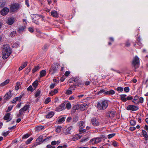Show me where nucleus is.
<instances>
[{
	"instance_id": "nucleus-1",
	"label": "nucleus",
	"mask_w": 148,
	"mask_h": 148,
	"mask_svg": "<svg viewBox=\"0 0 148 148\" xmlns=\"http://www.w3.org/2000/svg\"><path fill=\"white\" fill-rule=\"evenodd\" d=\"M3 59H6L11 54V50L9 45H4L3 46Z\"/></svg>"
},
{
	"instance_id": "nucleus-2",
	"label": "nucleus",
	"mask_w": 148,
	"mask_h": 148,
	"mask_svg": "<svg viewBox=\"0 0 148 148\" xmlns=\"http://www.w3.org/2000/svg\"><path fill=\"white\" fill-rule=\"evenodd\" d=\"M108 105V101L106 100H103L100 101L98 103L97 106L98 109L100 110L105 109Z\"/></svg>"
},
{
	"instance_id": "nucleus-3",
	"label": "nucleus",
	"mask_w": 148,
	"mask_h": 148,
	"mask_svg": "<svg viewBox=\"0 0 148 148\" xmlns=\"http://www.w3.org/2000/svg\"><path fill=\"white\" fill-rule=\"evenodd\" d=\"M44 16L38 14L33 15V17H32V22L35 23L36 25H38L39 22L38 21V20L41 18H42V20H44Z\"/></svg>"
},
{
	"instance_id": "nucleus-4",
	"label": "nucleus",
	"mask_w": 148,
	"mask_h": 148,
	"mask_svg": "<svg viewBox=\"0 0 148 148\" xmlns=\"http://www.w3.org/2000/svg\"><path fill=\"white\" fill-rule=\"evenodd\" d=\"M60 67V65L58 63L53 64L51 66L50 72H51L52 74H53L54 73L57 71Z\"/></svg>"
},
{
	"instance_id": "nucleus-5",
	"label": "nucleus",
	"mask_w": 148,
	"mask_h": 148,
	"mask_svg": "<svg viewBox=\"0 0 148 148\" xmlns=\"http://www.w3.org/2000/svg\"><path fill=\"white\" fill-rule=\"evenodd\" d=\"M139 64V60L138 57L136 56L133 59L132 65L135 69L137 68Z\"/></svg>"
},
{
	"instance_id": "nucleus-6",
	"label": "nucleus",
	"mask_w": 148,
	"mask_h": 148,
	"mask_svg": "<svg viewBox=\"0 0 148 148\" xmlns=\"http://www.w3.org/2000/svg\"><path fill=\"white\" fill-rule=\"evenodd\" d=\"M20 7V5L17 3H15L11 5L10 10L12 12L16 11Z\"/></svg>"
},
{
	"instance_id": "nucleus-7",
	"label": "nucleus",
	"mask_w": 148,
	"mask_h": 148,
	"mask_svg": "<svg viewBox=\"0 0 148 148\" xmlns=\"http://www.w3.org/2000/svg\"><path fill=\"white\" fill-rule=\"evenodd\" d=\"M126 109L128 110L136 111L139 109V108L137 106H136L132 105H130L128 106L127 107Z\"/></svg>"
},
{
	"instance_id": "nucleus-8",
	"label": "nucleus",
	"mask_w": 148,
	"mask_h": 148,
	"mask_svg": "<svg viewBox=\"0 0 148 148\" xmlns=\"http://www.w3.org/2000/svg\"><path fill=\"white\" fill-rule=\"evenodd\" d=\"M11 93V91H9L5 95L3 98L4 101L6 102L11 97L12 95Z\"/></svg>"
},
{
	"instance_id": "nucleus-9",
	"label": "nucleus",
	"mask_w": 148,
	"mask_h": 148,
	"mask_svg": "<svg viewBox=\"0 0 148 148\" xmlns=\"http://www.w3.org/2000/svg\"><path fill=\"white\" fill-rule=\"evenodd\" d=\"M115 115V112L114 111H109L106 113V116L108 118H110L114 117Z\"/></svg>"
},
{
	"instance_id": "nucleus-10",
	"label": "nucleus",
	"mask_w": 148,
	"mask_h": 148,
	"mask_svg": "<svg viewBox=\"0 0 148 148\" xmlns=\"http://www.w3.org/2000/svg\"><path fill=\"white\" fill-rule=\"evenodd\" d=\"M91 123L92 125L95 126L99 125V123L98 120L95 118H93L91 120Z\"/></svg>"
},
{
	"instance_id": "nucleus-11",
	"label": "nucleus",
	"mask_w": 148,
	"mask_h": 148,
	"mask_svg": "<svg viewBox=\"0 0 148 148\" xmlns=\"http://www.w3.org/2000/svg\"><path fill=\"white\" fill-rule=\"evenodd\" d=\"M65 104L64 103H62L56 108V110L58 111H61L65 108Z\"/></svg>"
},
{
	"instance_id": "nucleus-12",
	"label": "nucleus",
	"mask_w": 148,
	"mask_h": 148,
	"mask_svg": "<svg viewBox=\"0 0 148 148\" xmlns=\"http://www.w3.org/2000/svg\"><path fill=\"white\" fill-rule=\"evenodd\" d=\"M9 11V9L7 7H5L1 10V13L2 15L4 16L6 15Z\"/></svg>"
},
{
	"instance_id": "nucleus-13",
	"label": "nucleus",
	"mask_w": 148,
	"mask_h": 148,
	"mask_svg": "<svg viewBox=\"0 0 148 148\" xmlns=\"http://www.w3.org/2000/svg\"><path fill=\"white\" fill-rule=\"evenodd\" d=\"M14 18L13 17H11L8 18L7 21V23L9 25H11L14 23Z\"/></svg>"
},
{
	"instance_id": "nucleus-14",
	"label": "nucleus",
	"mask_w": 148,
	"mask_h": 148,
	"mask_svg": "<svg viewBox=\"0 0 148 148\" xmlns=\"http://www.w3.org/2000/svg\"><path fill=\"white\" fill-rule=\"evenodd\" d=\"M43 136L42 135L40 136L36 140V143L37 145H39L43 142Z\"/></svg>"
},
{
	"instance_id": "nucleus-15",
	"label": "nucleus",
	"mask_w": 148,
	"mask_h": 148,
	"mask_svg": "<svg viewBox=\"0 0 148 148\" xmlns=\"http://www.w3.org/2000/svg\"><path fill=\"white\" fill-rule=\"evenodd\" d=\"M10 114L9 113L6 114L4 117V119L5 120H7V122L10 121L11 119L10 118Z\"/></svg>"
},
{
	"instance_id": "nucleus-16",
	"label": "nucleus",
	"mask_w": 148,
	"mask_h": 148,
	"mask_svg": "<svg viewBox=\"0 0 148 148\" xmlns=\"http://www.w3.org/2000/svg\"><path fill=\"white\" fill-rule=\"evenodd\" d=\"M138 99L139 97L138 96L136 95L134 97L133 100L132 101L135 104H138Z\"/></svg>"
},
{
	"instance_id": "nucleus-17",
	"label": "nucleus",
	"mask_w": 148,
	"mask_h": 148,
	"mask_svg": "<svg viewBox=\"0 0 148 148\" xmlns=\"http://www.w3.org/2000/svg\"><path fill=\"white\" fill-rule=\"evenodd\" d=\"M40 68V67L39 65L35 66L33 70H32V72L33 73H34L35 72L38 71Z\"/></svg>"
},
{
	"instance_id": "nucleus-18",
	"label": "nucleus",
	"mask_w": 148,
	"mask_h": 148,
	"mask_svg": "<svg viewBox=\"0 0 148 148\" xmlns=\"http://www.w3.org/2000/svg\"><path fill=\"white\" fill-rule=\"evenodd\" d=\"M65 118L64 117H59L58 119V123L59 124L62 123L65 120Z\"/></svg>"
},
{
	"instance_id": "nucleus-19",
	"label": "nucleus",
	"mask_w": 148,
	"mask_h": 148,
	"mask_svg": "<svg viewBox=\"0 0 148 148\" xmlns=\"http://www.w3.org/2000/svg\"><path fill=\"white\" fill-rule=\"evenodd\" d=\"M51 14L53 17L56 18L58 16V14L57 11L53 10L51 12Z\"/></svg>"
},
{
	"instance_id": "nucleus-20",
	"label": "nucleus",
	"mask_w": 148,
	"mask_h": 148,
	"mask_svg": "<svg viewBox=\"0 0 148 148\" xmlns=\"http://www.w3.org/2000/svg\"><path fill=\"white\" fill-rule=\"evenodd\" d=\"M73 129V127L72 126H71L69 127H68L66 130V132H65V134H70V131L71 130Z\"/></svg>"
},
{
	"instance_id": "nucleus-21",
	"label": "nucleus",
	"mask_w": 148,
	"mask_h": 148,
	"mask_svg": "<svg viewBox=\"0 0 148 148\" xmlns=\"http://www.w3.org/2000/svg\"><path fill=\"white\" fill-rule=\"evenodd\" d=\"M54 113L53 112H50L46 115V117L47 118H51L54 115Z\"/></svg>"
},
{
	"instance_id": "nucleus-22",
	"label": "nucleus",
	"mask_w": 148,
	"mask_h": 148,
	"mask_svg": "<svg viewBox=\"0 0 148 148\" xmlns=\"http://www.w3.org/2000/svg\"><path fill=\"white\" fill-rule=\"evenodd\" d=\"M27 62H25L24 63H23L22 65L21 66H20L19 68V71H21V70H22V69H23V68L25 67L27 65Z\"/></svg>"
},
{
	"instance_id": "nucleus-23",
	"label": "nucleus",
	"mask_w": 148,
	"mask_h": 148,
	"mask_svg": "<svg viewBox=\"0 0 148 148\" xmlns=\"http://www.w3.org/2000/svg\"><path fill=\"white\" fill-rule=\"evenodd\" d=\"M115 93V91L113 90H111L109 91L105 92V95H113Z\"/></svg>"
},
{
	"instance_id": "nucleus-24",
	"label": "nucleus",
	"mask_w": 148,
	"mask_h": 148,
	"mask_svg": "<svg viewBox=\"0 0 148 148\" xmlns=\"http://www.w3.org/2000/svg\"><path fill=\"white\" fill-rule=\"evenodd\" d=\"M126 96L127 95H120L121 100L123 102H125L126 101Z\"/></svg>"
},
{
	"instance_id": "nucleus-25",
	"label": "nucleus",
	"mask_w": 148,
	"mask_h": 148,
	"mask_svg": "<svg viewBox=\"0 0 148 148\" xmlns=\"http://www.w3.org/2000/svg\"><path fill=\"white\" fill-rule=\"evenodd\" d=\"M38 84V82L36 80L32 84V86L34 88V90H35Z\"/></svg>"
},
{
	"instance_id": "nucleus-26",
	"label": "nucleus",
	"mask_w": 148,
	"mask_h": 148,
	"mask_svg": "<svg viewBox=\"0 0 148 148\" xmlns=\"http://www.w3.org/2000/svg\"><path fill=\"white\" fill-rule=\"evenodd\" d=\"M40 77H42L45 75L46 74V72L45 70H42L40 72Z\"/></svg>"
},
{
	"instance_id": "nucleus-27",
	"label": "nucleus",
	"mask_w": 148,
	"mask_h": 148,
	"mask_svg": "<svg viewBox=\"0 0 148 148\" xmlns=\"http://www.w3.org/2000/svg\"><path fill=\"white\" fill-rule=\"evenodd\" d=\"M73 86H70V88L68 89L66 91L65 94L67 95H70L72 93V92L71 90V88H72Z\"/></svg>"
},
{
	"instance_id": "nucleus-28",
	"label": "nucleus",
	"mask_w": 148,
	"mask_h": 148,
	"mask_svg": "<svg viewBox=\"0 0 148 148\" xmlns=\"http://www.w3.org/2000/svg\"><path fill=\"white\" fill-rule=\"evenodd\" d=\"M44 127L41 126H39L36 127V131H39L40 130L43 129Z\"/></svg>"
},
{
	"instance_id": "nucleus-29",
	"label": "nucleus",
	"mask_w": 148,
	"mask_h": 148,
	"mask_svg": "<svg viewBox=\"0 0 148 148\" xmlns=\"http://www.w3.org/2000/svg\"><path fill=\"white\" fill-rule=\"evenodd\" d=\"M81 138V137L79 136L78 135H75L72 138V140L74 141H75Z\"/></svg>"
},
{
	"instance_id": "nucleus-30",
	"label": "nucleus",
	"mask_w": 148,
	"mask_h": 148,
	"mask_svg": "<svg viewBox=\"0 0 148 148\" xmlns=\"http://www.w3.org/2000/svg\"><path fill=\"white\" fill-rule=\"evenodd\" d=\"M40 93L41 91L39 90H37L35 93V97H37L39 96H40Z\"/></svg>"
},
{
	"instance_id": "nucleus-31",
	"label": "nucleus",
	"mask_w": 148,
	"mask_h": 148,
	"mask_svg": "<svg viewBox=\"0 0 148 148\" xmlns=\"http://www.w3.org/2000/svg\"><path fill=\"white\" fill-rule=\"evenodd\" d=\"M9 82V80L7 79L5 81L2 83L0 84L1 86H4L7 84H8Z\"/></svg>"
},
{
	"instance_id": "nucleus-32",
	"label": "nucleus",
	"mask_w": 148,
	"mask_h": 148,
	"mask_svg": "<svg viewBox=\"0 0 148 148\" xmlns=\"http://www.w3.org/2000/svg\"><path fill=\"white\" fill-rule=\"evenodd\" d=\"M29 105H26L22 108V109L25 112L29 109Z\"/></svg>"
},
{
	"instance_id": "nucleus-33",
	"label": "nucleus",
	"mask_w": 148,
	"mask_h": 148,
	"mask_svg": "<svg viewBox=\"0 0 148 148\" xmlns=\"http://www.w3.org/2000/svg\"><path fill=\"white\" fill-rule=\"evenodd\" d=\"M79 125L80 128H83L84 127V123L82 121H80L79 123Z\"/></svg>"
},
{
	"instance_id": "nucleus-34",
	"label": "nucleus",
	"mask_w": 148,
	"mask_h": 148,
	"mask_svg": "<svg viewBox=\"0 0 148 148\" xmlns=\"http://www.w3.org/2000/svg\"><path fill=\"white\" fill-rule=\"evenodd\" d=\"M62 127L61 126H58L56 127V131L58 133H59L61 131Z\"/></svg>"
},
{
	"instance_id": "nucleus-35",
	"label": "nucleus",
	"mask_w": 148,
	"mask_h": 148,
	"mask_svg": "<svg viewBox=\"0 0 148 148\" xmlns=\"http://www.w3.org/2000/svg\"><path fill=\"white\" fill-rule=\"evenodd\" d=\"M35 90H34V88H33L31 85L29 86L27 88V90L28 91H31L32 92Z\"/></svg>"
},
{
	"instance_id": "nucleus-36",
	"label": "nucleus",
	"mask_w": 148,
	"mask_h": 148,
	"mask_svg": "<svg viewBox=\"0 0 148 148\" xmlns=\"http://www.w3.org/2000/svg\"><path fill=\"white\" fill-rule=\"evenodd\" d=\"M26 27L25 26H22L20 27L19 28V31L20 32L23 31L25 29Z\"/></svg>"
},
{
	"instance_id": "nucleus-37",
	"label": "nucleus",
	"mask_w": 148,
	"mask_h": 148,
	"mask_svg": "<svg viewBox=\"0 0 148 148\" xmlns=\"http://www.w3.org/2000/svg\"><path fill=\"white\" fill-rule=\"evenodd\" d=\"M95 142L96 143H100L101 141V138L99 137H98L95 138Z\"/></svg>"
},
{
	"instance_id": "nucleus-38",
	"label": "nucleus",
	"mask_w": 148,
	"mask_h": 148,
	"mask_svg": "<svg viewBox=\"0 0 148 148\" xmlns=\"http://www.w3.org/2000/svg\"><path fill=\"white\" fill-rule=\"evenodd\" d=\"M78 120V118L77 116H75L73 117V123H75Z\"/></svg>"
},
{
	"instance_id": "nucleus-39",
	"label": "nucleus",
	"mask_w": 148,
	"mask_h": 148,
	"mask_svg": "<svg viewBox=\"0 0 148 148\" xmlns=\"http://www.w3.org/2000/svg\"><path fill=\"white\" fill-rule=\"evenodd\" d=\"M66 107L68 109H70L71 107V103L69 102L67 103L66 104Z\"/></svg>"
},
{
	"instance_id": "nucleus-40",
	"label": "nucleus",
	"mask_w": 148,
	"mask_h": 148,
	"mask_svg": "<svg viewBox=\"0 0 148 148\" xmlns=\"http://www.w3.org/2000/svg\"><path fill=\"white\" fill-rule=\"evenodd\" d=\"M33 138H30L29 139H28L26 142V144H29L33 140Z\"/></svg>"
},
{
	"instance_id": "nucleus-41",
	"label": "nucleus",
	"mask_w": 148,
	"mask_h": 148,
	"mask_svg": "<svg viewBox=\"0 0 148 148\" xmlns=\"http://www.w3.org/2000/svg\"><path fill=\"white\" fill-rule=\"evenodd\" d=\"M116 90L119 92H122L123 90V88L121 87H118L116 88Z\"/></svg>"
},
{
	"instance_id": "nucleus-42",
	"label": "nucleus",
	"mask_w": 148,
	"mask_h": 148,
	"mask_svg": "<svg viewBox=\"0 0 148 148\" xmlns=\"http://www.w3.org/2000/svg\"><path fill=\"white\" fill-rule=\"evenodd\" d=\"M50 101H51V99L49 97L47 98L45 101V103L46 104H48Z\"/></svg>"
},
{
	"instance_id": "nucleus-43",
	"label": "nucleus",
	"mask_w": 148,
	"mask_h": 148,
	"mask_svg": "<svg viewBox=\"0 0 148 148\" xmlns=\"http://www.w3.org/2000/svg\"><path fill=\"white\" fill-rule=\"evenodd\" d=\"M19 46V44L18 43H14L12 46V47L16 48L18 47Z\"/></svg>"
},
{
	"instance_id": "nucleus-44",
	"label": "nucleus",
	"mask_w": 148,
	"mask_h": 148,
	"mask_svg": "<svg viewBox=\"0 0 148 148\" xmlns=\"http://www.w3.org/2000/svg\"><path fill=\"white\" fill-rule=\"evenodd\" d=\"M90 143L92 144H94L96 143V142H95V138H93L91 139L90 141Z\"/></svg>"
},
{
	"instance_id": "nucleus-45",
	"label": "nucleus",
	"mask_w": 148,
	"mask_h": 148,
	"mask_svg": "<svg viewBox=\"0 0 148 148\" xmlns=\"http://www.w3.org/2000/svg\"><path fill=\"white\" fill-rule=\"evenodd\" d=\"M16 35V31H13L10 34V36L11 37H14Z\"/></svg>"
},
{
	"instance_id": "nucleus-46",
	"label": "nucleus",
	"mask_w": 148,
	"mask_h": 148,
	"mask_svg": "<svg viewBox=\"0 0 148 148\" xmlns=\"http://www.w3.org/2000/svg\"><path fill=\"white\" fill-rule=\"evenodd\" d=\"M29 136V134H25L22 137L23 139H26L28 138Z\"/></svg>"
},
{
	"instance_id": "nucleus-47",
	"label": "nucleus",
	"mask_w": 148,
	"mask_h": 148,
	"mask_svg": "<svg viewBox=\"0 0 148 148\" xmlns=\"http://www.w3.org/2000/svg\"><path fill=\"white\" fill-rule=\"evenodd\" d=\"M139 101H138V102L139 103H143V102L144 101V99L142 97H140V98H139Z\"/></svg>"
},
{
	"instance_id": "nucleus-48",
	"label": "nucleus",
	"mask_w": 148,
	"mask_h": 148,
	"mask_svg": "<svg viewBox=\"0 0 148 148\" xmlns=\"http://www.w3.org/2000/svg\"><path fill=\"white\" fill-rule=\"evenodd\" d=\"M20 84L18 82L17 83L16 85L15 86V89L16 90H18V89L19 88V86H20Z\"/></svg>"
},
{
	"instance_id": "nucleus-49",
	"label": "nucleus",
	"mask_w": 148,
	"mask_h": 148,
	"mask_svg": "<svg viewBox=\"0 0 148 148\" xmlns=\"http://www.w3.org/2000/svg\"><path fill=\"white\" fill-rule=\"evenodd\" d=\"M84 103L80 105H79V107L82 110H85V108L84 107Z\"/></svg>"
},
{
	"instance_id": "nucleus-50",
	"label": "nucleus",
	"mask_w": 148,
	"mask_h": 148,
	"mask_svg": "<svg viewBox=\"0 0 148 148\" xmlns=\"http://www.w3.org/2000/svg\"><path fill=\"white\" fill-rule=\"evenodd\" d=\"M115 135V134H110L108 135V138H110L113 137H114Z\"/></svg>"
},
{
	"instance_id": "nucleus-51",
	"label": "nucleus",
	"mask_w": 148,
	"mask_h": 148,
	"mask_svg": "<svg viewBox=\"0 0 148 148\" xmlns=\"http://www.w3.org/2000/svg\"><path fill=\"white\" fill-rule=\"evenodd\" d=\"M130 124L132 125H134L136 124V122L134 120H132L130 121Z\"/></svg>"
},
{
	"instance_id": "nucleus-52",
	"label": "nucleus",
	"mask_w": 148,
	"mask_h": 148,
	"mask_svg": "<svg viewBox=\"0 0 148 148\" xmlns=\"http://www.w3.org/2000/svg\"><path fill=\"white\" fill-rule=\"evenodd\" d=\"M22 98V96H19V97H16L14 98L15 99V100L16 101H19V100H20L21 98Z\"/></svg>"
},
{
	"instance_id": "nucleus-53",
	"label": "nucleus",
	"mask_w": 148,
	"mask_h": 148,
	"mask_svg": "<svg viewBox=\"0 0 148 148\" xmlns=\"http://www.w3.org/2000/svg\"><path fill=\"white\" fill-rule=\"evenodd\" d=\"M130 88L128 87H125L124 88V90L126 92H128L129 91Z\"/></svg>"
},
{
	"instance_id": "nucleus-54",
	"label": "nucleus",
	"mask_w": 148,
	"mask_h": 148,
	"mask_svg": "<svg viewBox=\"0 0 148 148\" xmlns=\"http://www.w3.org/2000/svg\"><path fill=\"white\" fill-rule=\"evenodd\" d=\"M79 131L80 133H84L86 132V130L82 129V128H80L79 130Z\"/></svg>"
},
{
	"instance_id": "nucleus-55",
	"label": "nucleus",
	"mask_w": 148,
	"mask_h": 148,
	"mask_svg": "<svg viewBox=\"0 0 148 148\" xmlns=\"http://www.w3.org/2000/svg\"><path fill=\"white\" fill-rule=\"evenodd\" d=\"M70 72L69 71H66L65 72L64 75L65 76L67 77L68 76L69 74H70Z\"/></svg>"
},
{
	"instance_id": "nucleus-56",
	"label": "nucleus",
	"mask_w": 148,
	"mask_h": 148,
	"mask_svg": "<svg viewBox=\"0 0 148 148\" xmlns=\"http://www.w3.org/2000/svg\"><path fill=\"white\" fill-rule=\"evenodd\" d=\"M47 148H55V146H52L51 145H48L47 146Z\"/></svg>"
},
{
	"instance_id": "nucleus-57",
	"label": "nucleus",
	"mask_w": 148,
	"mask_h": 148,
	"mask_svg": "<svg viewBox=\"0 0 148 148\" xmlns=\"http://www.w3.org/2000/svg\"><path fill=\"white\" fill-rule=\"evenodd\" d=\"M88 138H83L81 140V142H85L88 140Z\"/></svg>"
},
{
	"instance_id": "nucleus-58",
	"label": "nucleus",
	"mask_w": 148,
	"mask_h": 148,
	"mask_svg": "<svg viewBox=\"0 0 148 148\" xmlns=\"http://www.w3.org/2000/svg\"><path fill=\"white\" fill-rule=\"evenodd\" d=\"M132 99H133V97H132L130 96H128L127 97H126V101L127 100H131Z\"/></svg>"
},
{
	"instance_id": "nucleus-59",
	"label": "nucleus",
	"mask_w": 148,
	"mask_h": 148,
	"mask_svg": "<svg viewBox=\"0 0 148 148\" xmlns=\"http://www.w3.org/2000/svg\"><path fill=\"white\" fill-rule=\"evenodd\" d=\"M19 113L20 114V115H22L23 114L24 112V110H23L22 108L19 110Z\"/></svg>"
},
{
	"instance_id": "nucleus-60",
	"label": "nucleus",
	"mask_w": 148,
	"mask_h": 148,
	"mask_svg": "<svg viewBox=\"0 0 148 148\" xmlns=\"http://www.w3.org/2000/svg\"><path fill=\"white\" fill-rule=\"evenodd\" d=\"M56 85V84H52L50 85L49 87L51 89H52L55 87Z\"/></svg>"
},
{
	"instance_id": "nucleus-61",
	"label": "nucleus",
	"mask_w": 148,
	"mask_h": 148,
	"mask_svg": "<svg viewBox=\"0 0 148 148\" xmlns=\"http://www.w3.org/2000/svg\"><path fill=\"white\" fill-rule=\"evenodd\" d=\"M112 144L114 147H117L118 145L117 143L115 141H114L112 143Z\"/></svg>"
},
{
	"instance_id": "nucleus-62",
	"label": "nucleus",
	"mask_w": 148,
	"mask_h": 148,
	"mask_svg": "<svg viewBox=\"0 0 148 148\" xmlns=\"http://www.w3.org/2000/svg\"><path fill=\"white\" fill-rule=\"evenodd\" d=\"M13 107V106H9L8 107L7 111L9 112V111H10L12 110V108Z\"/></svg>"
},
{
	"instance_id": "nucleus-63",
	"label": "nucleus",
	"mask_w": 148,
	"mask_h": 148,
	"mask_svg": "<svg viewBox=\"0 0 148 148\" xmlns=\"http://www.w3.org/2000/svg\"><path fill=\"white\" fill-rule=\"evenodd\" d=\"M28 30L31 33H32L34 31L32 27L29 28Z\"/></svg>"
},
{
	"instance_id": "nucleus-64",
	"label": "nucleus",
	"mask_w": 148,
	"mask_h": 148,
	"mask_svg": "<svg viewBox=\"0 0 148 148\" xmlns=\"http://www.w3.org/2000/svg\"><path fill=\"white\" fill-rule=\"evenodd\" d=\"M143 136L145 138V140H148V135L147 134Z\"/></svg>"
}]
</instances>
